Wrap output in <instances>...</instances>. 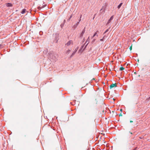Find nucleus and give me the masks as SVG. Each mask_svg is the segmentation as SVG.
<instances>
[{
	"instance_id": "nucleus-1",
	"label": "nucleus",
	"mask_w": 150,
	"mask_h": 150,
	"mask_svg": "<svg viewBox=\"0 0 150 150\" xmlns=\"http://www.w3.org/2000/svg\"><path fill=\"white\" fill-rule=\"evenodd\" d=\"M73 42L72 40H70L68 41L67 43H66L65 45V46L68 47L71 45H73Z\"/></svg>"
},
{
	"instance_id": "nucleus-2",
	"label": "nucleus",
	"mask_w": 150,
	"mask_h": 150,
	"mask_svg": "<svg viewBox=\"0 0 150 150\" xmlns=\"http://www.w3.org/2000/svg\"><path fill=\"white\" fill-rule=\"evenodd\" d=\"M78 49V47H77L76 48H75L73 52L72 53L71 55L70 56V57H72L75 54L76 52H77V50Z\"/></svg>"
},
{
	"instance_id": "nucleus-3",
	"label": "nucleus",
	"mask_w": 150,
	"mask_h": 150,
	"mask_svg": "<svg viewBox=\"0 0 150 150\" xmlns=\"http://www.w3.org/2000/svg\"><path fill=\"white\" fill-rule=\"evenodd\" d=\"M113 16H112L110 18V19L108 21V22L106 24V25H108V24H109L111 21L113 19Z\"/></svg>"
},
{
	"instance_id": "nucleus-4",
	"label": "nucleus",
	"mask_w": 150,
	"mask_h": 150,
	"mask_svg": "<svg viewBox=\"0 0 150 150\" xmlns=\"http://www.w3.org/2000/svg\"><path fill=\"white\" fill-rule=\"evenodd\" d=\"M85 27L84 28V29L83 30L82 32L80 34V38H82V37H83V36L85 32Z\"/></svg>"
},
{
	"instance_id": "nucleus-5",
	"label": "nucleus",
	"mask_w": 150,
	"mask_h": 150,
	"mask_svg": "<svg viewBox=\"0 0 150 150\" xmlns=\"http://www.w3.org/2000/svg\"><path fill=\"white\" fill-rule=\"evenodd\" d=\"M6 5L8 7H12L13 6V5L11 3H7L6 4Z\"/></svg>"
},
{
	"instance_id": "nucleus-6",
	"label": "nucleus",
	"mask_w": 150,
	"mask_h": 150,
	"mask_svg": "<svg viewBox=\"0 0 150 150\" xmlns=\"http://www.w3.org/2000/svg\"><path fill=\"white\" fill-rule=\"evenodd\" d=\"M117 85L116 83L112 84L110 86V88H111L113 87H116Z\"/></svg>"
},
{
	"instance_id": "nucleus-7",
	"label": "nucleus",
	"mask_w": 150,
	"mask_h": 150,
	"mask_svg": "<svg viewBox=\"0 0 150 150\" xmlns=\"http://www.w3.org/2000/svg\"><path fill=\"white\" fill-rule=\"evenodd\" d=\"M26 9H24L21 11V13L22 14H24L26 12Z\"/></svg>"
},
{
	"instance_id": "nucleus-8",
	"label": "nucleus",
	"mask_w": 150,
	"mask_h": 150,
	"mask_svg": "<svg viewBox=\"0 0 150 150\" xmlns=\"http://www.w3.org/2000/svg\"><path fill=\"white\" fill-rule=\"evenodd\" d=\"M122 4H123V3H120V4L118 6L117 8L118 9H119L120 8V7H121L122 5Z\"/></svg>"
},
{
	"instance_id": "nucleus-9",
	"label": "nucleus",
	"mask_w": 150,
	"mask_h": 150,
	"mask_svg": "<svg viewBox=\"0 0 150 150\" xmlns=\"http://www.w3.org/2000/svg\"><path fill=\"white\" fill-rule=\"evenodd\" d=\"M90 37H88V38L87 39L86 41V43L87 42H88V43L87 44V45L89 43V41H90Z\"/></svg>"
},
{
	"instance_id": "nucleus-10",
	"label": "nucleus",
	"mask_w": 150,
	"mask_h": 150,
	"mask_svg": "<svg viewBox=\"0 0 150 150\" xmlns=\"http://www.w3.org/2000/svg\"><path fill=\"white\" fill-rule=\"evenodd\" d=\"M98 32V31H96V33H94V35H93V37H95L96 35H97V36H98V35H97V32Z\"/></svg>"
},
{
	"instance_id": "nucleus-11",
	"label": "nucleus",
	"mask_w": 150,
	"mask_h": 150,
	"mask_svg": "<svg viewBox=\"0 0 150 150\" xmlns=\"http://www.w3.org/2000/svg\"><path fill=\"white\" fill-rule=\"evenodd\" d=\"M71 51V50L69 49L66 52V53L68 54H69V53L70 52V51Z\"/></svg>"
},
{
	"instance_id": "nucleus-12",
	"label": "nucleus",
	"mask_w": 150,
	"mask_h": 150,
	"mask_svg": "<svg viewBox=\"0 0 150 150\" xmlns=\"http://www.w3.org/2000/svg\"><path fill=\"white\" fill-rule=\"evenodd\" d=\"M125 68L124 67H121L120 69V71H122Z\"/></svg>"
},
{
	"instance_id": "nucleus-13",
	"label": "nucleus",
	"mask_w": 150,
	"mask_h": 150,
	"mask_svg": "<svg viewBox=\"0 0 150 150\" xmlns=\"http://www.w3.org/2000/svg\"><path fill=\"white\" fill-rule=\"evenodd\" d=\"M44 7V6H42V7H38V9H39V10H40L41 9V8H43Z\"/></svg>"
},
{
	"instance_id": "nucleus-14",
	"label": "nucleus",
	"mask_w": 150,
	"mask_h": 150,
	"mask_svg": "<svg viewBox=\"0 0 150 150\" xmlns=\"http://www.w3.org/2000/svg\"><path fill=\"white\" fill-rule=\"evenodd\" d=\"M110 28H109L104 33H106L108 31H109V29Z\"/></svg>"
},
{
	"instance_id": "nucleus-15",
	"label": "nucleus",
	"mask_w": 150,
	"mask_h": 150,
	"mask_svg": "<svg viewBox=\"0 0 150 150\" xmlns=\"http://www.w3.org/2000/svg\"><path fill=\"white\" fill-rule=\"evenodd\" d=\"M72 17V15H71V16H70V18H69V19L68 20V21H70V19Z\"/></svg>"
},
{
	"instance_id": "nucleus-16",
	"label": "nucleus",
	"mask_w": 150,
	"mask_h": 150,
	"mask_svg": "<svg viewBox=\"0 0 150 150\" xmlns=\"http://www.w3.org/2000/svg\"><path fill=\"white\" fill-rule=\"evenodd\" d=\"M104 37L102 39H100V41H103L104 40Z\"/></svg>"
},
{
	"instance_id": "nucleus-17",
	"label": "nucleus",
	"mask_w": 150,
	"mask_h": 150,
	"mask_svg": "<svg viewBox=\"0 0 150 150\" xmlns=\"http://www.w3.org/2000/svg\"><path fill=\"white\" fill-rule=\"evenodd\" d=\"M79 22H77L76 23V26H77L78 25V24H79Z\"/></svg>"
},
{
	"instance_id": "nucleus-18",
	"label": "nucleus",
	"mask_w": 150,
	"mask_h": 150,
	"mask_svg": "<svg viewBox=\"0 0 150 150\" xmlns=\"http://www.w3.org/2000/svg\"><path fill=\"white\" fill-rule=\"evenodd\" d=\"M77 26H76V25H74V26H73V27L74 28H76V27Z\"/></svg>"
},
{
	"instance_id": "nucleus-19",
	"label": "nucleus",
	"mask_w": 150,
	"mask_h": 150,
	"mask_svg": "<svg viewBox=\"0 0 150 150\" xmlns=\"http://www.w3.org/2000/svg\"><path fill=\"white\" fill-rule=\"evenodd\" d=\"M77 26H76V25H74V26H73V27L74 28H76V27Z\"/></svg>"
},
{
	"instance_id": "nucleus-20",
	"label": "nucleus",
	"mask_w": 150,
	"mask_h": 150,
	"mask_svg": "<svg viewBox=\"0 0 150 150\" xmlns=\"http://www.w3.org/2000/svg\"><path fill=\"white\" fill-rule=\"evenodd\" d=\"M119 116H122V112H121L119 115Z\"/></svg>"
},
{
	"instance_id": "nucleus-21",
	"label": "nucleus",
	"mask_w": 150,
	"mask_h": 150,
	"mask_svg": "<svg viewBox=\"0 0 150 150\" xmlns=\"http://www.w3.org/2000/svg\"><path fill=\"white\" fill-rule=\"evenodd\" d=\"M95 40H96V39H93V41H92V43H93V42H94V41H95Z\"/></svg>"
},
{
	"instance_id": "nucleus-22",
	"label": "nucleus",
	"mask_w": 150,
	"mask_h": 150,
	"mask_svg": "<svg viewBox=\"0 0 150 150\" xmlns=\"http://www.w3.org/2000/svg\"><path fill=\"white\" fill-rule=\"evenodd\" d=\"M129 49L130 50H131L132 49V46H130L129 47Z\"/></svg>"
},
{
	"instance_id": "nucleus-23",
	"label": "nucleus",
	"mask_w": 150,
	"mask_h": 150,
	"mask_svg": "<svg viewBox=\"0 0 150 150\" xmlns=\"http://www.w3.org/2000/svg\"><path fill=\"white\" fill-rule=\"evenodd\" d=\"M60 26L62 28L63 26V25H62V24H61V25H60Z\"/></svg>"
},
{
	"instance_id": "nucleus-24",
	"label": "nucleus",
	"mask_w": 150,
	"mask_h": 150,
	"mask_svg": "<svg viewBox=\"0 0 150 150\" xmlns=\"http://www.w3.org/2000/svg\"><path fill=\"white\" fill-rule=\"evenodd\" d=\"M82 16V15H81V16H80V19L81 18Z\"/></svg>"
},
{
	"instance_id": "nucleus-25",
	"label": "nucleus",
	"mask_w": 150,
	"mask_h": 150,
	"mask_svg": "<svg viewBox=\"0 0 150 150\" xmlns=\"http://www.w3.org/2000/svg\"><path fill=\"white\" fill-rule=\"evenodd\" d=\"M81 18L80 19V18H79V22H80V21H81Z\"/></svg>"
},
{
	"instance_id": "nucleus-26",
	"label": "nucleus",
	"mask_w": 150,
	"mask_h": 150,
	"mask_svg": "<svg viewBox=\"0 0 150 150\" xmlns=\"http://www.w3.org/2000/svg\"><path fill=\"white\" fill-rule=\"evenodd\" d=\"M120 111L121 112H122V109H120Z\"/></svg>"
},
{
	"instance_id": "nucleus-27",
	"label": "nucleus",
	"mask_w": 150,
	"mask_h": 150,
	"mask_svg": "<svg viewBox=\"0 0 150 150\" xmlns=\"http://www.w3.org/2000/svg\"><path fill=\"white\" fill-rule=\"evenodd\" d=\"M130 123H132V122H133V121H132V120H130Z\"/></svg>"
},
{
	"instance_id": "nucleus-28",
	"label": "nucleus",
	"mask_w": 150,
	"mask_h": 150,
	"mask_svg": "<svg viewBox=\"0 0 150 150\" xmlns=\"http://www.w3.org/2000/svg\"><path fill=\"white\" fill-rule=\"evenodd\" d=\"M65 20H64V23L65 22Z\"/></svg>"
},
{
	"instance_id": "nucleus-29",
	"label": "nucleus",
	"mask_w": 150,
	"mask_h": 150,
	"mask_svg": "<svg viewBox=\"0 0 150 150\" xmlns=\"http://www.w3.org/2000/svg\"><path fill=\"white\" fill-rule=\"evenodd\" d=\"M94 37H93V36L92 37H91V38L92 39Z\"/></svg>"
},
{
	"instance_id": "nucleus-30",
	"label": "nucleus",
	"mask_w": 150,
	"mask_h": 150,
	"mask_svg": "<svg viewBox=\"0 0 150 150\" xmlns=\"http://www.w3.org/2000/svg\"><path fill=\"white\" fill-rule=\"evenodd\" d=\"M52 59H54V58L53 57H52Z\"/></svg>"
},
{
	"instance_id": "nucleus-31",
	"label": "nucleus",
	"mask_w": 150,
	"mask_h": 150,
	"mask_svg": "<svg viewBox=\"0 0 150 150\" xmlns=\"http://www.w3.org/2000/svg\"><path fill=\"white\" fill-rule=\"evenodd\" d=\"M113 100H115V99L114 98H113Z\"/></svg>"
},
{
	"instance_id": "nucleus-32",
	"label": "nucleus",
	"mask_w": 150,
	"mask_h": 150,
	"mask_svg": "<svg viewBox=\"0 0 150 150\" xmlns=\"http://www.w3.org/2000/svg\"><path fill=\"white\" fill-rule=\"evenodd\" d=\"M130 134H132V132H130Z\"/></svg>"
},
{
	"instance_id": "nucleus-33",
	"label": "nucleus",
	"mask_w": 150,
	"mask_h": 150,
	"mask_svg": "<svg viewBox=\"0 0 150 150\" xmlns=\"http://www.w3.org/2000/svg\"><path fill=\"white\" fill-rule=\"evenodd\" d=\"M82 49V47L81 48V49Z\"/></svg>"
},
{
	"instance_id": "nucleus-34",
	"label": "nucleus",
	"mask_w": 150,
	"mask_h": 150,
	"mask_svg": "<svg viewBox=\"0 0 150 150\" xmlns=\"http://www.w3.org/2000/svg\"><path fill=\"white\" fill-rule=\"evenodd\" d=\"M82 49V47L81 48V49Z\"/></svg>"
},
{
	"instance_id": "nucleus-35",
	"label": "nucleus",
	"mask_w": 150,
	"mask_h": 150,
	"mask_svg": "<svg viewBox=\"0 0 150 150\" xmlns=\"http://www.w3.org/2000/svg\"><path fill=\"white\" fill-rule=\"evenodd\" d=\"M82 49V47L81 48V49Z\"/></svg>"
},
{
	"instance_id": "nucleus-36",
	"label": "nucleus",
	"mask_w": 150,
	"mask_h": 150,
	"mask_svg": "<svg viewBox=\"0 0 150 150\" xmlns=\"http://www.w3.org/2000/svg\"><path fill=\"white\" fill-rule=\"evenodd\" d=\"M149 98H150V97H149Z\"/></svg>"
}]
</instances>
